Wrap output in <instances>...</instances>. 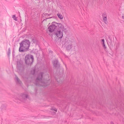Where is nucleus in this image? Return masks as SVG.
I'll list each match as a JSON object with an SVG mask.
<instances>
[{"label":"nucleus","mask_w":124,"mask_h":124,"mask_svg":"<svg viewBox=\"0 0 124 124\" xmlns=\"http://www.w3.org/2000/svg\"><path fill=\"white\" fill-rule=\"evenodd\" d=\"M56 24L57 25L58 28L54 31V33L59 39H61L63 35V31L66 33L67 32V30L61 23H56Z\"/></svg>","instance_id":"1"},{"label":"nucleus","mask_w":124,"mask_h":124,"mask_svg":"<svg viewBox=\"0 0 124 124\" xmlns=\"http://www.w3.org/2000/svg\"><path fill=\"white\" fill-rule=\"evenodd\" d=\"M30 42L29 40L25 39L19 43L20 46L19 51L20 52H23L25 50H28L30 46Z\"/></svg>","instance_id":"2"},{"label":"nucleus","mask_w":124,"mask_h":124,"mask_svg":"<svg viewBox=\"0 0 124 124\" xmlns=\"http://www.w3.org/2000/svg\"><path fill=\"white\" fill-rule=\"evenodd\" d=\"M14 98L16 100H19L21 102H24L27 98H29V96L24 94H17L14 96Z\"/></svg>","instance_id":"3"},{"label":"nucleus","mask_w":124,"mask_h":124,"mask_svg":"<svg viewBox=\"0 0 124 124\" xmlns=\"http://www.w3.org/2000/svg\"><path fill=\"white\" fill-rule=\"evenodd\" d=\"M44 73L41 72L39 73L37 77L36 80L35 84L36 85L39 86H45L44 83H43L42 78Z\"/></svg>","instance_id":"4"},{"label":"nucleus","mask_w":124,"mask_h":124,"mask_svg":"<svg viewBox=\"0 0 124 124\" xmlns=\"http://www.w3.org/2000/svg\"><path fill=\"white\" fill-rule=\"evenodd\" d=\"M33 55L31 54L26 55L25 57L24 61L25 63L29 65H31L34 61Z\"/></svg>","instance_id":"5"},{"label":"nucleus","mask_w":124,"mask_h":124,"mask_svg":"<svg viewBox=\"0 0 124 124\" xmlns=\"http://www.w3.org/2000/svg\"><path fill=\"white\" fill-rule=\"evenodd\" d=\"M65 40L64 45L67 46L66 50L67 51H69L72 48V46L71 43L72 41L70 40L69 39H65Z\"/></svg>","instance_id":"6"},{"label":"nucleus","mask_w":124,"mask_h":124,"mask_svg":"<svg viewBox=\"0 0 124 124\" xmlns=\"http://www.w3.org/2000/svg\"><path fill=\"white\" fill-rule=\"evenodd\" d=\"M58 28L57 25L53 24L50 25L48 28V31L50 32L55 31Z\"/></svg>","instance_id":"7"},{"label":"nucleus","mask_w":124,"mask_h":124,"mask_svg":"<svg viewBox=\"0 0 124 124\" xmlns=\"http://www.w3.org/2000/svg\"><path fill=\"white\" fill-rule=\"evenodd\" d=\"M53 63L54 67H55L57 69H59L60 67V65L58 62V60L55 59H54L53 61Z\"/></svg>","instance_id":"8"},{"label":"nucleus","mask_w":124,"mask_h":124,"mask_svg":"<svg viewBox=\"0 0 124 124\" xmlns=\"http://www.w3.org/2000/svg\"><path fill=\"white\" fill-rule=\"evenodd\" d=\"M102 18L104 23L106 24H107V15L106 13L104 12L102 14Z\"/></svg>","instance_id":"9"},{"label":"nucleus","mask_w":124,"mask_h":124,"mask_svg":"<svg viewBox=\"0 0 124 124\" xmlns=\"http://www.w3.org/2000/svg\"><path fill=\"white\" fill-rule=\"evenodd\" d=\"M108 39L107 40V43L108 45H110V46L113 45L112 42L111 38L109 36L108 37Z\"/></svg>","instance_id":"10"},{"label":"nucleus","mask_w":124,"mask_h":124,"mask_svg":"<svg viewBox=\"0 0 124 124\" xmlns=\"http://www.w3.org/2000/svg\"><path fill=\"white\" fill-rule=\"evenodd\" d=\"M15 79L17 83L21 84L22 83L16 75H15Z\"/></svg>","instance_id":"11"},{"label":"nucleus","mask_w":124,"mask_h":124,"mask_svg":"<svg viewBox=\"0 0 124 124\" xmlns=\"http://www.w3.org/2000/svg\"><path fill=\"white\" fill-rule=\"evenodd\" d=\"M57 15L59 18L61 19H62L63 18V16L62 15L60 14L59 13H58Z\"/></svg>","instance_id":"12"},{"label":"nucleus","mask_w":124,"mask_h":124,"mask_svg":"<svg viewBox=\"0 0 124 124\" xmlns=\"http://www.w3.org/2000/svg\"><path fill=\"white\" fill-rule=\"evenodd\" d=\"M12 18L14 19V20L16 21H17V19L16 17V16L15 15H14L12 16Z\"/></svg>","instance_id":"13"},{"label":"nucleus","mask_w":124,"mask_h":124,"mask_svg":"<svg viewBox=\"0 0 124 124\" xmlns=\"http://www.w3.org/2000/svg\"><path fill=\"white\" fill-rule=\"evenodd\" d=\"M35 69H33L31 71V74L32 75H34L35 74Z\"/></svg>","instance_id":"14"},{"label":"nucleus","mask_w":124,"mask_h":124,"mask_svg":"<svg viewBox=\"0 0 124 124\" xmlns=\"http://www.w3.org/2000/svg\"><path fill=\"white\" fill-rule=\"evenodd\" d=\"M10 52V48H9L8 49V52L7 53L8 55L9 56Z\"/></svg>","instance_id":"15"},{"label":"nucleus","mask_w":124,"mask_h":124,"mask_svg":"<svg viewBox=\"0 0 124 124\" xmlns=\"http://www.w3.org/2000/svg\"><path fill=\"white\" fill-rule=\"evenodd\" d=\"M102 45L103 47L105 49H106V47L105 44L104 42L102 43Z\"/></svg>","instance_id":"16"},{"label":"nucleus","mask_w":124,"mask_h":124,"mask_svg":"<svg viewBox=\"0 0 124 124\" xmlns=\"http://www.w3.org/2000/svg\"><path fill=\"white\" fill-rule=\"evenodd\" d=\"M51 110L52 111H53V110H54L56 112H57V109L55 108H51Z\"/></svg>","instance_id":"17"},{"label":"nucleus","mask_w":124,"mask_h":124,"mask_svg":"<svg viewBox=\"0 0 124 124\" xmlns=\"http://www.w3.org/2000/svg\"><path fill=\"white\" fill-rule=\"evenodd\" d=\"M56 79L57 80V81L58 83H60V80H59L57 78H56V77H55Z\"/></svg>","instance_id":"18"},{"label":"nucleus","mask_w":124,"mask_h":124,"mask_svg":"<svg viewBox=\"0 0 124 124\" xmlns=\"http://www.w3.org/2000/svg\"><path fill=\"white\" fill-rule=\"evenodd\" d=\"M52 23H55V24H55V25H56V23H57L55 22H52Z\"/></svg>","instance_id":"19"},{"label":"nucleus","mask_w":124,"mask_h":124,"mask_svg":"<svg viewBox=\"0 0 124 124\" xmlns=\"http://www.w3.org/2000/svg\"><path fill=\"white\" fill-rule=\"evenodd\" d=\"M17 66H19V63H20V62H19L18 61L17 62Z\"/></svg>","instance_id":"20"},{"label":"nucleus","mask_w":124,"mask_h":124,"mask_svg":"<svg viewBox=\"0 0 124 124\" xmlns=\"http://www.w3.org/2000/svg\"><path fill=\"white\" fill-rule=\"evenodd\" d=\"M44 14V15H45V16H48V14H47V13Z\"/></svg>","instance_id":"21"},{"label":"nucleus","mask_w":124,"mask_h":124,"mask_svg":"<svg viewBox=\"0 0 124 124\" xmlns=\"http://www.w3.org/2000/svg\"><path fill=\"white\" fill-rule=\"evenodd\" d=\"M101 41L103 42H104V39H102V40H101Z\"/></svg>","instance_id":"22"},{"label":"nucleus","mask_w":124,"mask_h":124,"mask_svg":"<svg viewBox=\"0 0 124 124\" xmlns=\"http://www.w3.org/2000/svg\"><path fill=\"white\" fill-rule=\"evenodd\" d=\"M49 53H51V54L52 53H53V52L52 51H50V50L49 51Z\"/></svg>","instance_id":"23"},{"label":"nucleus","mask_w":124,"mask_h":124,"mask_svg":"<svg viewBox=\"0 0 124 124\" xmlns=\"http://www.w3.org/2000/svg\"><path fill=\"white\" fill-rule=\"evenodd\" d=\"M111 124H114L113 122H111Z\"/></svg>","instance_id":"24"},{"label":"nucleus","mask_w":124,"mask_h":124,"mask_svg":"<svg viewBox=\"0 0 124 124\" xmlns=\"http://www.w3.org/2000/svg\"><path fill=\"white\" fill-rule=\"evenodd\" d=\"M122 17L123 19H124V17L123 16H122Z\"/></svg>","instance_id":"25"},{"label":"nucleus","mask_w":124,"mask_h":124,"mask_svg":"<svg viewBox=\"0 0 124 124\" xmlns=\"http://www.w3.org/2000/svg\"><path fill=\"white\" fill-rule=\"evenodd\" d=\"M74 50L75 51H76V49H75V46H74Z\"/></svg>","instance_id":"26"},{"label":"nucleus","mask_w":124,"mask_h":124,"mask_svg":"<svg viewBox=\"0 0 124 124\" xmlns=\"http://www.w3.org/2000/svg\"><path fill=\"white\" fill-rule=\"evenodd\" d=\"M50 15H50V14H48V16H50Z\"/></svg>","instance_id":"27"},{"label":"nucleus","mask_w":124,"mask_h":124,"mask_svg":"<svg viewBox=\"0 0 124 124\" xmlns=\"http://www.w3.org/2000/svg\"><path fill=\"white\" fill-rule=\"evenodd\" d=\"M32 41H33V43H35L34 41V39H32Z\"/></svg>","instance_id":"28"},{"label":"nucleus","mask_w":124,"mask_h":124,"mask_svg":"<svg viewBox=\"0 0 124 124\" xmlns=\"http://www.w3.org/2000/svg\"><path fill=\"white\" fill-rule=\"evenodd\" d=\"M52 18V17H50L48 18Z\"/></svg>","instance_id":"29"},{"label":"nucleus","mask_w":124,"mask_h":124,"mask_svg":"<svg viewBox=\"0 0 124 124\" xmlns=\"http://www.w3.org/2000/svg\"><path fill=\"white\" fill-rule=\"evenodd\" d=\"M3 106H4V105H2V107H3Z\"/></svg>","instance_id":"30"}]
</instances>
